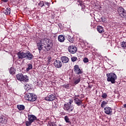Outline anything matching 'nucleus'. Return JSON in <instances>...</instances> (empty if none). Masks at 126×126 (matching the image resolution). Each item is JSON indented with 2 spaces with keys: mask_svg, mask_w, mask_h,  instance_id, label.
<instances>
[{
  "mask_svg": "<svg viewBox=\"0 0 126 126\" xmlns=\"http://www.w3.org/2000/svg\"><path fill=\"white\" fill-rule=\"evenodd\" d=\"M17 56L18 60L26 59V60L31 61L32 59H34V55H33V54L29 51H28L26 52L20 51L17 53Z\"/></svg>",
  "mask_w": 126,
  "mask_h": 126,
  "instance_id": "obj_1",
  "label": "nucleus"
},
{
  "mask_svg": "<svg viewBox=\"0 0 126 126\" xmlns=\"http://www.w3.org/2000/svg\"><path fill=\"white\" fill-rule=\"evenodd\" d=\"M73 103V100L72 99H69V102L65 103L63 105V109L64 111H66L68 113H71L73 111L74 108L71 106V104Z\"/></svg>",
  "mask_w": 126,
  "mask_h": 126,
  "instance_id": "obj_2",
  "label": "nucleus"
},
{
  "mask_svg": "<svg viewBox=\"0 0 126 126\" xmlns=\"http://www.w3.org/2000/svg\"><path fill=\"white\" fill-rule=\"evenodd\" d=\"M16 77L19 81L26 83L29 81V77L27 75H23L22 73H19L16 75Z\"/></svg>",
  "mask_w": 126,
  "mask_h": 126,
  "instance_id": "obj_3",
  "label": "nucleus"
},
{
  "mask_svg": "<svg viewBox=\"0 0 126 126\" xmlns=\"http://www.w3.org/2000/svg\"><path fill=\"white\" fill-rule=\"evenodd\" d=\"M106 76L107 77V81L108 82H111L112 84H114L116 82V80L117 79V75L114 73H109L106 74Z\"/></svg>",
  "mask_w": 126,
  "mask_h": 126,
  "instance_id": "obj_4",
  "label": "nucleus"
},
{
  "mask_svg": "<svg viewBox=\"0 0 126 126\" xmlns=\"http://www.w3.org/2000/svg\"><path fill=\"white\" fill-rule=\"evenodd\" d=\"M42 40H44V43L46 47V51H50L53 47V42H52V40L47 38L42 39Z\"/></svg>",
  "mask_w": 126,
  "mask_h": 126,
  "instance_id": "obj_5",
  "label": "nucleus"
},
{
  "mask_svg": "<svg viewBox=\"0 0 126 126\" xmlns=\"http://www.w3.org/2000/svg\"><path fill=\"white\" fill-rule=\"evenodd\" d=\"M37 120V117L35 115L30 114L28 115V121L26 122V126H29L32 125V123H34Z\"/></svg>",
  "mask_w": 126,
  "mask_h": 126,
  "instance_id": "obj_6",
  "label": "nucleus"
},
{
  "mask_svg": "<svg viewBox=\"0 0 126 126\" xmlns=\"http://www.w3.org/2000/svg\"><path fill=\"white\" fill-rule=\"evenodd\" d=\"M117 11L122 19L124 18L126 19V10L123 7L120 6L118 7Z\"/></svg>",
  "mask_w": 126,
  "mask_h": 126,
  "instance_id": "obj_7",
  "label": "nucleus"
},
{
  "mask_svg": "<svg viewBox=\"0 0 126 126\" xmlns=\"http://www.w3.org/2000/svg\"><path fill=\"white\" fill-rule=\"evenodd\" d=\"M36 47L39 51V53H41L42 50H46V45L44 42V39H41L39 42H37Z\"/></svg>",
  "mask_w": 126,
  "mask_h": 126,
  "instance_id": "obj_8",
  "label": "nucleus"
},
{
  "mask_svg": "<svg viewBox=\"0 0 126 126\" xmlns=\"http://www.w3.org/2000/svg\"><path fill=\"white\" fill-rule=\"evenodd\" d=\"M27 100L30 101V102H34L37 100V95L34 94L28 93L26 94Z\"/></svg>",
  "mask_w": 126,
  "mask_h": 126,
  "instance_id": "obj_9",
  "label": "nucleus"
},
{
  "mask_svg": "<svg viewBox=\"0 0 126 126\" xmlns=\"http://www.w3.org/2000/svg\"><path fill=\"white\" fill-rule=\"evenodd\" d=\"M56 94H49L46 97H45V100L47 102L54 101L56 99Z\"/></svg>",
  "mask_w": 126,
  "mask_h": 126,
  "instance_id": "obj_10",
  "label": "nucleus"
},
{
  "mask_svg": "<svg viewBox=\"0 0 126 126\" xmlns=\"http://www.w3.org/2000/svg\"><path fill=\"white\" fill-rule=\"evenodd\" d=\"M68 51L70 54H75L77 52V47L75 45H70L68 47Z\"/></svg>",
  "mask_w": 126,
  "mask_h": 126,
  "instance_id": "obj_11",
  "label": "nucleus"
},
{
  "mask_svg": "<svg viewBox=\"0 0 126 126\" xmlns=\"http://www.w3.org/2000/svg\"><path fill=\"white\" fill-rule=\"evenodd\" d=\"M73 70L76 74H78L79 75L80 74H82L83 73V71L81 70V68H79V66L78 65H75L74 66Z\"/></svg>",
  "mask_w": 126,
  "mask_h": 126,
  "instance_id": "obj_12",
  "label": "nucleus"
},
{
  "mask_svg": "<svg viewBox=\"0 0 126 126\" xmlns=\"http://www.w3.org/2000/svg\"><path fill=\"white\" fill-rule=\"evenodd\" d=\"M54 65L56 68H61L63 66V63L61 60H56L54 63Z\"/></svg>",
  "mask_w": 126,
  "mask_h": 126,
  "instance_id": "obj_13",
  "label": "nucleus"
},
{
  "mask_svg": "<svg viewBox=\"0 0 126 126\" xmlns=\"http://www.w3.org/2000/svg\"><path fill=\"white\" fill-rule=\"evenodd\" d=\"M7 123V118L4 115H0V123L5 125Z\"/></svg>",
  "mask_w": 126,
  "mask_h": 126,
  "instance_id": "obj_14",
  "label": "nucleus"
},
{
  "mask_svg": "<svg viewBox=\"0 0 126 126\" xmlns=\"http://www.w3.org/2000/svg\"><path fill=\"white\" fill-rule=\"evenodd\" d=\"M73 80H74V84L75 85L78 84L81 81L80 77H78V75L74 76L73 77Z\"/></svg>",
  "mask_w": 126,
  "mask_h": 126,
  "instance_id": "obj_15",
  "label": "nucleus"
},
{
  "mask_svg": "<svg viewBox=\"0 0 126 126\" xmlns=\"http://www.w3.org/2000/svg\"><path fill=\"white\" fill-rule=\"evenodd\" d=\"M61 62L63 63H67L69 61V59L66 56H62L61 58Z\"/></svg>",
  "mask_w": 126,
  "mask_h": 126,
  "instance_id": "obj_16",
  "label": "nucleus"
},
{
  "mask_svg": "<svg viewBox=\"0 0 126 126\" xmlns=\"http://www.w3.org/2000/svg\"><path fill=\"white\" fill-rule=\"evenodd\" d=\"M104 111L106 115H110L112 113V108L109 107H106L104 108Z\"/></svg>",
  "mask_w": 126,
  "mask_h": 126,
  "instance_id": "obj_17",
  "label": "nucleus"
},
{
  "mask_svg": "<svg viewBox=\"0 0 126 126\" xmlns=\"http://www.w3.org/2000/svg\"><path fill=\"white\" fill-rule=\"evenodd\" d=\"M75 103L76 104V105H78V106H80L81 105V104H82V100L81 99H79V98H78V97H76L74 99Z\"/></svg>",
  "mask_w": 126,
  "mask_h": 126,
  "instance_id": "obj_18",
  "label": "nucleus"
},
{
  "mask_svg": "<svg viewBox=\"0 0 126 126\" xmlns=\"http://www.w3.org/2000/svg\"><path fill=\"white\" fill-rule=\"evenodd\" d=\"M24 87L26 90V91H27V92H30V91H31L32 90V88H31V86L27 84V85H25L24 86Z\"/></svg>",
  "mask_w": 126,
  "mask_h": 126,
  "instance_id": "obj_19",
  "label": "nucleus"
},
{
  "mask_svg": "<svg viewBox=\"0 0 126 126\" xmlns=\"http://www.w3.org/2000/svg\"><path fill=\"white\" fill-rule=\"evenodd\" d=\"M64 36L63 35H60L58 36V41L61 43H63L64 42Z\"/></svg>",
  "mask_w": 126,
  "mask_h": 126,
  "instance_id": "obj_20",
  "label": "nucleus"
},
{
  "mask_svg": "<svg viewBox=\"0 0 126 126\" xmlns=\"http://www.w3.org/2000/svg\"><path fill=\"white\" fill-rule=\"evenodd\" d=\"M97 31L98 32L102 34V33H104V29L101 26H98L97 27Z\"/></svg>",
  "mask_w": 126,
  "mask_h": 126,
  "instance_id": "obj_21",
  "label": "nucleus"
},
{
  "mask_svg": "<svg viewBox=\"0 0 126 126\" xmlns=\"http://www.w3.org/2000/svg\"><path fill=\"white\" fill-rule=\"evenodd\" d=\"M3 12L6 15H9L10 14V9L8 7L6 8V9L3 10Z\"/></svg>",
  "mask_w": 126,
  "mask_h": 126,
  "instance_id": "obj_22",
  "label": "nucleus"
},
{
  "mask_svg": "<svg viewBox=\"0 0 126 126\" xmlns=\"http://www.w3.org/2000/svg\"><path fill=\"white\" fill-rule=\"evenodd\" d=\"M66 37L67 38V40H68L69 42H70V43H73V41H74L73 37H71L69 35H67Z\"/></svg>",
  "mask_w": 126,
  "mask_h": 126,
  "instance_id": "obj_23",
  "label": "nucleus"
},
{
  "mask_svg": "<svg viewBox=\"0 0 126 126\" xmlns=\"http://www.w3.org/2000/svg\"><path fill=\"white\" fill-rule=\"evenodd\" d=\"M17 108L20 111H24V110H25V106L23 105H17Z\"/></svg>",
  "mask_w": 126,
  "mask_h": 126,
  "instance_id": "obj_24",
  "label": "nucleus"
},
{
  "mask_svg": "<svg viewBox=\"0 0 126 126\" xmlns=\"http://www.w3.org/2000/svg\"><path fill=\"white\" fill-rule=\"evenodd\" d=\"M9 72L10 74H12V75H13V74H15V69H14V68L13 67H11L9 69Z\"/></svg>",
  "mask_w": 126,
  "mask_h": 126,
  "instance_id": "obj_25",
  "label": "nucleus"
},
{
  "mask_svg": "<svg viewBox=\"0 0 126 126\" xmlns=\"http://www.w3.org/2000/svg\"><path fill=\"white\" fill-rule=\"evenodd\" d=\"M121 47L123 49H126V42L122 41L121 42Z\"/></svg>",
  "mask_w": 126,
  "mask_h": 126,
  "instance_id": "obj_26",
  "label": "nucleus"
},
{
  "mask_svg": "<svg viewBox=\"0 0 126 126\" xmlns=\"http://www.w3.org/2000/svg\"><path fill=\"white\" fill-rule=\"evenodd\" d=\"M107 104H108V102L105 101H103L101 104V107L105 108V106H107Z\"/></svg>",
  "mask_w": 126,
  "mask_h": 126,
  "instance_id": "obj_27",
  "label": "nucleus"
},
{
  "mask_svg": "<svg viewBox=\"0 0 126 126\" xmlns=\"http://www.w3.org/2000/svg\"><path fill=\"white\" fill-rule=\"evenodd\" d=\"M28 68L26 69L27 71H29L30 69H32V68H33V65H32V64H28Z\"/></svg>",
  "mask_w": 126,
  "mask_h": 126,
  "instance_id": "obj_28",
  "label": "nucleus"
},
{
  "mask_svg": "<svg viewBox=\"0 0 126 126\" xmlns=\"http://www.w3.org/2000/svg\"><path fill=\"white\" fill-rule=\"evenodd\" d=\"M64 119L65 122H66V123H69V125H71V123L69 121V118H68V117L66 116L64 117Z\"/></svg>",
  "mask_w": 126,
  "mask_h": 126,
  "instance_id": "obj_29",
  "label": "nucleus"
},
{
  "mask_svg": "<svg viewBox=\"0 0 126 126\" xmlns=\"http://www.w3.org/2000/svg\"><path fill=\"white\" fill-rule=\"evenodd\" d=\"M36 84L39 87H42V86H43V82H42V81H39L37 82Z\"/></svg>",
  "mask_w": 126,
  "mask_h": 126,
  "instance_id": "obj_30",
  "label": "nucleus"
},
{
  "mask_svg": "<svg viewBox=\"0 0 126 126\" xmlns=\"http://www.w3.org/2000/svg\"><path fill=\"white\" fill-rule=\"evenodd\" d=\"M47 126H57V124L54 122H49L48 123Z\"/></svg>",
  "mask_w": 126,
  "mask_h": 126,
  "instance_id": "obj_31",
  "label": "nucleus"
},
{
  "mask_svg": "<svg viewBox=\"0 0 126 126\" xmlns=\"http://www.w3.org/2000/svg\"><path fill=\"white\" fill-rule=\"evenodd\" d=\"M77 60V57L75 56H73L71 58V62H73V63H74V62H76Z\"/></svg>",
  "mask_w": 126,
  "mask_h": 126,
  "instance_id": "obj_32",
  "label": "nucleus"
},
{
  "mask_svg": "<svg viewBox=\"0 0 126 126\" xmlns=\"http://www.w3.org/2000/svg\"><path fill=\"white\" fill-rule=\"evenodd\" d=\"M38 5H39V6H41V7H43V6H46V5L45 4V3H44L43 1H40Z\"/></svg>",
  "mask_w": 126,
  "mask_h": 126,
  "instance_id": "obj_33",
  "label": "nucleus"
},
{
  "mask_svg": "<svg viewBox=\"0 0 126 126\" xmlns=\"http://www.w3.org/2000/svg\"><path fill=\"white\" fill-rule=\"evenodd\" d=\"M101 97L103 99H106L107 97H108V95L106 93H102Z\"/></svg>",
  "mask_w": 126,
  "mask_h": 126,
  "instance_id": "obj_34",
  "label": "nucleus"
},
{
  "mask_svg": "<svg viewBox=\"0 0 126 126\" xmlns=\"http://www.w3.org/2000/svg\"><path fill=\"white\" fill-rule=\"evenodd\" d=\"M44 4H45V6H44L46 7V8H49V7H50V3L48 2H45Z\"/></svg>",
  "mask_w": 126,
  "mask_h": 126,
  "instance_id": "obj_35",
  "label": "nucleus"
},
{
  "mask_svg": "<svg viewBox=\"0 0 126 126\" xmlns=\"http://www.w3.org/2000/svg\"><path fill=\"white\" fill-rule=\"evenodd\" d=\"M101 21L103 22V23H105L106 22V18L105 17H102L101 18Z\"/></svg>",
  "mask_w": 126,
  "mask_h": 126,
  "instance_id": "obj_36",
  "label": "nucleus"
},
{
  "mask_svg": "<svg viewBox=\"0 0 126 126\" xmlns=\"http://www.w3.org/2000/svg\"><path fill=\"white\" fill-rule=\"evenodd\" d=\"M63 88H66L67 89H68L69 88V84L67 85H64L63 86Z\"/></svg>",
  "mask_w": 126,
  "mask_h": 126,
  "instance_id": "obj_37",
  "label": "nucleus"
},
{
  "mask_svg": "<svg viewBox=\"0 0 126 126\" xmlns=\"http://www.w3.org/2000/svg\"><path fill=\"white\" fill-rule=\"evenodd\" d=\"M83 62L84 63H88V62H89V60L87 58H85L83 59Z\"/></svg>",
  "mask_w": 126,
  "mask_h": 126,
  "instance_id": "obj_38",
  "label": "nucleus"
},
{
  "mask_svg": "<svg viewBox=\"0 0 126 126\" xmlns=\"http://www.w3.org/2000/svg\"><path fill=\"white\" fill-rule=\"evenodd\" d=\"M1 1H3V2H7L8 0H1Z\"/></svg>",
  "mask_w": 126,
  "mask_h": 126,
  "instance_id": "obj_39",
  "label": "nucleus"
},
{
  "mask_svg": "<svg viewBox=\"0 0 126 126\" xmlns=\"http://www.w3.org/2000/svg\"><path fill=\"white\" fill-rule=\"evenodd\" d=\"M79 41L81 42V43H84V40H83L81 39H79Z\"/></svg>",
  "mask_w": 126,
  "mask_h": 126,
  "instance_id": "obj_40",
  "label": "nucleus"
},
{
  "mask_svg": "<svg viewBox=\"0 0 126 126\" xmlns=\"http://www.w3.org/2000/svg\"><path fill=\"white\" fill-rule=\"evenodd\" d=\"M88 88L91 89L92 88V85H89Z\"/></svg>",
  "mask_w": 126,
  "mask_h": 126,
  "instance_id": "obj_41",
  "label": "nucleus"
},
{
  "mask_svg": "<svg viewBox=\"0 0 126 126\" xmlns=\"http://www.w3.org/2000/svg\"><path fill=\"white\" fill-rule=\"evenodd\" d=\"M123 106L124 108H126V103L125 104H124Z\"/></svg>",
  "mask_w": 126,
  "mask_h": 126,
  "instance_id": "obj_42",
  "label": "nucleus"
},
{
  "mask_svg": "<svg viewBox=\"0 0 126 126\" xmlns=\"http://www.w3.org/2000/svg\"><path fill=\"white\" fill-rule=\"evenodd\" d=\"M77 97H79V95H77Z\"/></svg>",
  "mask_w": 126,
  "mask_h": 126,
  "instance_id": "obj_43",
  "label": "nucleus"
},
{
  "mask_svg": "<svg viewBox=\"0 0 126 126\" xmlns=\"http://www.w3.org/2000/svg\"><path fill=\"white\" fill-rule=\"evenodd\" d=\"M44 49V51H46V49Z\"/></svg>",
  "mask_w": 126,
  "mask_h": 126,
  "instance_id": "obj_44",
  "label": "nucleus"
}]
</instances>
